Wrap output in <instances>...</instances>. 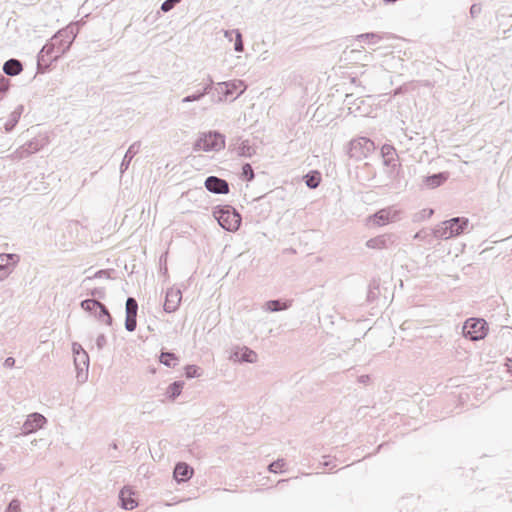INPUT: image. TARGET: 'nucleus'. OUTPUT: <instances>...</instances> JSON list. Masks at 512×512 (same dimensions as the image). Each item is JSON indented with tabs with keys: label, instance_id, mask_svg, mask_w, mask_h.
<instances>
[{
	"label": "nucleus",
	"instance_id": "obj_15",
	"mask_svg": "<svg viewBox=\"0 0 512 512\" xmlns=\"http://www.w3.org/2000/svg\"><path fill=\"white\" fill-rule=\"evenodd\" d=\"M140 148H141V142L140 141H135L134 143H132L128 150L126 151L123 159H122V162L120 164V173L123 174L128 168H129V165L132 161V159L134 158V156L136 154L139 153L140 151Z\"/></svg>",
	"mask_w": 512,
	"mask_h": 512
},
{
	"label": "nucleus",
	"instance_id": "obj_56",
	"mask_svg": "<svg viewBox=\"0 0 512 512\" xmlns=\"http://www.w3.org/2000/svg\"><path fill=\"white\" fill-rule=\"evenodd\" d=\"M162 272H163L164 274H166V273H167V268L165 267L164 269H162Z\"/></svg>",
	"mask_w": 512,
	"mask_h": 512
},
{
	"label": "nucleus",
	"instance_id": "obj_37",
	"mask_svg": "<svg viewBox=\"0 0 512 512\" xmlns=\"http://www.w3.org/2000/svg\"><path fill=\"white\" fill-rule=\"evenodd\" d=\"M382 36L378 33L370 32V33H364L357 36V39L359 41L362 40H368L370 43H378L382 40Z\"/></svg>",
	"mask_w": 512,
	"mask_h": 512
},
{
	"label": "nucleus",
	"instance_id": "obj_18",
	"mask_svg": "<svg viewBox=\"0 0 512 512\" xmlns=\"http://www.w3.org/2000/svg\"><path fill=\"white\" fill-rule=\"evenodd\" d=\"M448 177V172H439L426 176L423 180V183L427 188L434 189L441 186L444 182H446Z\"/></svg>",
	"mask_w": 512,
	"mask_h": 512
},
{
	"label": "nucleus",
	"instance_id": "obj_45",
	"mask_svg": "<svg viewBox=\"0 0 512 512\" xmlns=\"http://www.w3.org/2000/svg\"><path fill=\"white\" fill-rule=\"evenodd\" d=\"M88 294L99 299H103L106 295L104 288H94Z\"/></svg>",
	"mask_w": 512,
	"mask_h": 512
},
{
	"label": "nucleus",
	"instance_id": "obj_54",
	"mask_svg": "<svg viewBox=\"0 0 512 512\" xmlns=\"http://www.w3.org/2000/svg\"><path fill=\"white\" fill-rule=\"evenodd\" d=\"M397 0H385L386 3H394L396 2Z\"/></svg>",
	"mask_w": 512,
	"mask_h": 512
},
{
	"label": "nucleus",
	"instance_id": "obj_9",
	"mask_svg": "<svg viewBox=\"0 0 512 512\" xmlns=\"http://www.w3.org/2000/svg\"><path fill=\"white\" fill-rule=\"evenodd\" d=\"M89 362V355L87 352H81L74 357L77 379L81 383L85 382L88 378Z\"/></svg>",
	"mask_w": 512,
	"mask_h": 512
},
{
	"label": "nucleus",
	"instance_id": "obj_55",
	"mask_svg": "<svg viewBox=\"0 0 512 512\" xmlns=\"http://www.w3.org/2000/svg\"><path fill=\"white\" fill-rule=\"evenodd\" d=\"M286 481H287V480L282 479V480H280V481L278 482V484L284 483V482H286Z\"/></svg>",
	"mask_w": 512,
	"mask_h": 512
},
{
	"label": "nucleus",
	"instance_id": "obj_27",
	"mask_svg": "<svg viewBox=\"0 0 512 512\" xmlns=\"http://www.w3.org/2000/svg\"><path fill=\"white\" fill-rule=\"evenodd\" d=\"M303 180L308 188L315 189L320 184L321 174L318 171H310L303 177Z\"/></svg>",
	"mask_w": 512,
	"mask_h": 512
},
{
	"label": "nucleus",
	"instance_id": "obj_21",
	"mask_svg": "<svg viewBox=\"0 0 512 512\" xmlns=\"http://www.w3.org/2000/svg\"><path fill=\"white\" fill-rule=\"evenodd\" d=\"M381 155L385 166H395L396 150L392 145L384 144L381 148Z\"/></svg>",
	"mask_w": 512,
	"mask_h": 512
},
{
	"label": "nucleus",
	"instance_id": "obj_29",
	"mask_svg": "<svg viewBox=\"0 0 512 512\" xmlns=\"http://www.w3.org/2000/svg\"><path fill=\"white\" fill-rule=\"evenodd\" d=\"M184 387L183 381H174L171 383L166 390V396L170 400H175L182 392V389Z\"/></svg>",
	"mask_w": 512,
	"mask_h": 512
},
{
	"label": "nucleus",
	"instance_id": "obj_36",
	"mask_svg": "<svg viewBox=\"0 0 512 512\" xmlns=\"http://www.w3.org/2000/svg\"><path fill=\"white\" fill-rule=\"evenodd\" d=\"M138 303L135 298L128 297L126 300V315L137 316Z\"/></svg>",
	"mask_w": 512,
	"mask_h": 512
},
{
	"label": "nucleus",
	"instance_id": "obj_42",
	"mask_svg": "<svg viewBox=\"0 0 512 512\" xmlns=\"http://www.w3.org/2000/svg\"><path fill=\"white\" fill-rule=\"evenodd\" d=\"M9 90V80L0 74V99H2Z\"/></svg>",
	"mask_w": 512,
	"mask_h": 512
},
{
	"label": "nucleus",
	"instance_id": "obj_17",
	"mask_svg": "<svg viewBox=\"0 0 512 512\" xmlns=\"http://www.w3.org/2000/svg\"><path fill=\"white\" fill-rule=\"evenodd\" d=\"M222 87L225 88L228 96H234V99L238 98L246 90V86L241 80L224 82V86Z\"/></svg>",
	"mask_w": 512,
	"mask_h": 512
},
{
	"label": "nucleus",
	"instance_id": "obj_30",
	"mask_svg": "<svg viewBox=\"0 0 512 512\" xmlns=\"http://www.w3.org/2000/svg\"><path fill=\"white\" fill-rule=\"evenodd\" d=\"M232 34H235V43H234V50L236 52H243L244 50V44L242 39V34L238 29H234L231 31H225V37L232 39Z\"/></svg>",
	"mask_w": 512,
	"mask_h": 512
},
{
	"label": "nucleus",
	"instance_id": "obj_39",
	"mask_svg": "<svg viewBox=\"0 0 512 512\" xmlns=\"http://www.w3.org/2000/svg\"><path fill=\"white\" fill-rule=\"evenodd\" d=\"M200 371H201L200 367H198L196 365H187L185 367V376L188 379L196 378L201 375Z\"/></svg>",
	"mask_w": 512,
	"mask_h": 512
},
{
	"label": "nucleus",
	"instance_id": "obj_44",
	"mask_svg": "<svg viewBox=\"0 0 512 512\" xmlns=\"http://www.w3.org/2000/svg\"><path fill=\"white\" fill-rule=\"evenodd\" d=\"M8 512H19L20 511V501L18 499H13L7 506Z\"/></svg>",
	"mask_w": 512,
	"mask_h": 512
},
{
	"label": "nucleus",
	"instance_id": "obj_43",
	"mask_svg": "<svg viewBox=\"0 0 512 512\" xmlns=\"http://www.w3.org/2000/svg\"><path fill=\"white\" fill-rule=\"evenodd\" d=\"M181 0H165L162 4H161V10L163 12H169L170 10H172L176 4H178Z\"/></svg>",
	"mask_w": 512,
	"mask_h": 512
},
{
	"label": "nucleus",
	"instance_id": "obj_41",
	"mask_svg": "<svg viewBox=\"0 0 512 512\" xmlns=\"http://www.w3.org/2000/svg\"><path fill=\"white\" fill-rule=\"evenodd\" d=\"M136 317L137 316L126 315V318H125V328H126L127 331H129V332L135 331V329L137 327Z\"/></svg>",
	"mask_w": 512,
	"mask_h": 512
},
{
	"label": "nucleus",
	"instance_id": "obj_25",
	"mask_svg": "<svg viewBox=\"0 0 512 512\" xmlns=\"http://www.w3.org/2000/svg\"><path fill=\"white\" fill-rule=\"evenodd\" d=\"M159 361L166 367L172 368L179 363L178 356L170 351H162L159 356Z\"/></svg>",
	"mask_w": 512,
	"mask_h": 512
},
{
	"label": "nucleus",
	"instance_id": "obj_3",
	"mask_svg": "<svg viewBox=\"0 0 512 512\" xmlns=\"http://www.w3.org/2000/svg\"><path fill=\"white\" fill-rule=\"evenodd\" d=\"M213 216L226 231H236L241 224V215L235 208L229 205L215 207Z\"/></svg>",
	"mask_w": 512,
	"mask_h": 512
},
{
	"label": "nucleus",
	"instance_id": "obj_2",
	"mask_svg": "<svg viewBox=\"0 0 512 512\" xmlns=\"http://www.w3.org/2000/svg\"><path fill=\"white\" fill-rule=\"evenodd\" d=\"M469 220L465 217H454L443 221L433 229V236L436 239L447 240L459 236L468 228Z\"/></svg>",
	"mask_w": 512,
	"mask_h": 512
},
{
	"label": "nucleus",
	"instance_id": "obj_38",
	"mask_svg": "<svg viewBox=\"0 0 512 512\" xmlns=\"http://www.w3.org/2000/svg\"><path fill=\"white\" fill-rule=\"evenodd\" d=\"M241 177L243 180L248 181V182H250L254 179L255 174H254L251 164L245 163L242 166Z\"/></svg>",
	"mask_w": 512,
	"mask_h": 512
},
{
	"label": "nucleus",
	"instance_id": "obj_58",
	"mask_svg": "<svg viewBox=\"0 0 512 512\" xmlns=\"http://www.w3.org/2000/svg\"><path fill=\"white\" fill-rule=\"evenodd\" d=\"M5 512H8L7 510Z\"/></svg>",
	"mask_w": 512,
	"mask_h": 512
},
{
	"label": "nucleus",
	"instance_id": "obj_28",
	"mask_svg": "<svg viewBox=\"0 0 512 512\" xmlns=\"http://www.w3.org/2000/svg\"><path fill=\"white\" fill-rule=\"evenodd\" d=\"M97 310L94 315L97 317L99 321L104 322L107 325H112V317L107 309V307L99 301V306H97Z\"/></svg>",
	"mask_w": 512,
	"mask_h": 512
},
{
	"label": "nucleus",
	"instance_id": "obj_31",
	"mask_svg": "<svg viewBox=\"0 0 512 512\" xmlns=\"http://www.w3.org/2000/svg\"><path fill=\"white\" fill-rule=\"evenodd\" d=\"M266 310L270 312H278L282 310H286L290 307V303L282 302L279 299L269 300L266 302Z\"/></svg>",
	"mask_w": 512,
	"mask_h": 512
},
{
	"label": "nucleus",
	"instance_id": "obj_46",
	"mask_svg": "<svg viewBox=\"0 0 512 512\" xmlns=\"http://www.w3.org/2000/svg\"><path fill=\"white\" fill-rule=\"evenodd\" d=\"M107 344V338L104 334L98 335L96 338V346L98 350H102Z\"/></svg>",
	"mask_w": 512,
	"mask_h": 512
},
{
	"label": "nucleus",
	"instance_id": "obj_47",
	"mask_svg": "<svg viewBox=\"0 0 512 512\" xmlns=\"http://www.w3.org/2000/svg\"><path fill=\"white\" fill-rule=\"evenodd\" d=\"M72 352H73V356H77L78 354H80L81 352H86L83 347L77 343V342H74L72 344Z\"/></svg>",
	"mask_w": 512,
	"mask_h": 512
},
{
	"label": "nucleus",
	"instance_id": "obj_14",
	"mask_svg": "<svg viewBox=\"0 0 512 512\" xmlns=\"http://www.w3.org/2000/svg\"><path fill=\"white\" fill-rule=\"evenodd\" d=\"M193 468L185 462H179L175 465L173 476L178 482H186L193 476Z\"/></svg>",
	"mask_w": 512,
	"mask_h": 512
},
{
	"label": "nucleus",
	"instance_id": "obj_57",
	"mask_svg": "<svg viewBox=\"0 0 512 512\" xmlns=\"http://www.w3.org/2000/svg\"><path fill=\"white\" fill-rule=\"evenodd\" d=\"M162 272H163L164 274H166V273H167V268L165 267L164 269H162Z\"/></svg>",
	"mask_w": 512,
	"mask_h": 512
},
{
	"label": "nucleus",
	"instance_id": "obj_6",
	"mask_svg": "<svg viewBox=\"0 0 512 512\" xmlns=\"http://www.w3.org/2000/svg\"><path fill=\"white\" fill-rule=\"evenodd\" d=\"M375 150L374 142L367 137L353 139L349 143L348 155L350 158L362 160Z\"/></svg>",
	"mask_w": 512,
	"mask_h": 512
},
{
	"label": "nucleus",
	"instance_id": "obj_22",
	"mask_svg": "<svg viewBox=\"0 0 512 512\" xmlns=\"http://www.w3.org/2000/svg\"><path fill=\"white\" fill-rule=\"evenodd\" d=\"M222 86H224V82H220L216 86H214V83L212 84L211 92L208 95H210L211 100L215 103L222 102L229 97Z\"/></svg>",
	"mask_w": 512,
	"mask_h": 512
},
{
	"label": "nucleus",
	"instance_id": "obj_7",
	"mask_svg": "<svg viewBox=\"0 0 512 512\" xmlns=\"http://www.w3.org/2000/svg\"><path fill=\"white\" fill-rule=\"evenodd\" d=\"M20 256L15 253H0V281L6 279L17 266Z\"/></svg>",
	"mask_w": 512,
	"mask_h": 512
},
{
	"label": "nucleus",
	"instance_id": "obj_16",
	"mask_svg": "<svg viewBox=\"0 0 512 512\" xmlns=\"http://www.w3.org/2000/svg\"><path fill=\"white\" fill-rule=\"evenodd\" d=\"M133 492L128 487H123L119 492L120 505L125 510H133L137 507L136 500L132 497Z\"/></svg>",
	"mask_w": 512,
	"mask_h": 512
},
{
	"label": "nucleus",
	"instance_id": "obj_35",
	"mask_svg": "<svg viewBox=\"0 0 512 512\" xmlns=\"http://www.w3.org/2000/svg\"><path fill=\"white\" fill-rule=\"evenodd\" d=\"M30 155H31V153L28 151L25 144H23L22 146L17 148L9 157L12 160H21V159L27 158Z\"/></svg>",
	"mask_w": 512,
	"mask_h": 512
},
{
	"label": "nucleus",
	"instance_id": "obj_10",
	"mask_svg": "<svg viewBox=\"0 0 512 512\" xmlns=\"http://www.w3.org/2000/svg\"><path fill=\"white\" fill-rule=\"evenodd\" d=\"M205 188L214 194H227L229 193V184L225 179L217 176H209L205 180Z\"/></svg>",
	"mask_w": 512,
	"mask_h": 512
},
{
	"label": "nucleus",
	"instance_id": "obj_23",
	"mask_svg": "<svg viewBox=\"0 0 512 512\" xmlns=\"http://www.w3.org/2000/svg\"><path fill=\"white\" fill-rule=\"evenodd\" d=\"M24 111V107L23 105H18L14 111L11 112L10 116H9V119L7 120V122L5 123L4 125V128H5V131L6 132H11L13 130V128L17 125V123L19 122V119L22 115Z\"/></svg>",
	"mask_w": 512,
	"mask_h": 512
},
{
	"label": "nucleus",
	"instance_id": "obj_12",
	"mask_svg": "<svg viewBox=\"0 0 512 512\" xmlns=\"http://www.w3.org/2000/svg\"><path fill=\"white\" fill-rule=\"evenodd\" d=\"M397 217V211L392 210L391 208H384L369 217V220L372 221L377 226H383L389 222H392Z\"/></svg>",
	"mask_w": 512,
	"mask_h": 512
},
{
	"label": "nucleus",
	"instance_id": "obj_11",
	"mask_svg": "<svg viewBox=\"0 0 512 512\" xmlns=\"http://www.w3.org/2000/svg\"><path fill=\"white\" fill-rule=\"evenodd\" d=\"M182 294L179 289L170 288L166 292L164 311L167 313L175 312L181 302Z\"/></svg>",
	"mask_w": 512,
	"mask_h": 512
},
{
	"label": "nucleus",
	"instance_id": "obj_40",
	"mask_svg": "<svg viewBox=\"0 0 512 512\" xmlns=\"http://www.w3.org/2000/svg\"><path fill=\"white\" fill-rule=\"evenodd\" d=\"M285 466L284 459H277L269 464L268 469L272 473H281L283 472V467Z\"/></svg>",
	"mask_w": 512,
	"mask_h": 512
},
{
	"label": "nucleus",
	"instance_id": "obj_24",
	"mask_svg": "<svg viewBox=\"0 0 512 512\" xmlns=\"http://www.w3.org/2000/svg\"><path fill=\"white\" fill-rule=\"evenodd\" d=\"M234 356L238 359V361L245 363H254L257 360L256 352L248 347L241 348L240 353L236 352L234 353Z\"/></svg>",
	"mask_w": 512,
	"mask_h": 512
},
{
	"label": "nucleus",
	"instance_id": "obj_20",
	"mask_svg": "<svg viewBox=\"0 0 512 512\" xmlns=\"http://www.w3.org/2000/svg\"><path fill=\"white\" fill-rule=\"evenodd\" d=\"M23 70V65L20 60L11 58L3 64V72L8 76H16Z\"/></svg>",
	"mask_w": 512,
	"mask_h": 512
},
{
	"label": "nucleus",
	"instance_id": "obj_19",
	"mask_svg": "<svg viewBox=\"0 0 512 512\" xmlns=\"http://www.w3.org/2000/svg\"><path fill=\"white\" fill-rule=\"evenodd\" d=\"M212 84L213 80L210 76H208V82L204 85L203 89L184 97L182 99V103H190L201 100L205 95L211 92Z\"/></svg>",
	"mask_w": 512,
	"mask_h": 512
},
{
	"label": "nucleus",
	"instance_id": "obj_32",
	"mask_svg": "<svg viewBox=\"0 0 512 512\" xmlns=\"http://www.w3.org/2000/svg\"><path fill=\"white\" fill-rule=\"evenodd\" d=\"M46 144L45 138H33L25 143L28 151L32 154L40 151Z\"/></svg>",
	"mask_w": 512,
	"mask_h": 512
},
{
	"label": "nucleus",
	"instance_id": "obj_8",
	"mask_svg": "<svg viewBox=\"0 0 512 512\" xmlns=\"http://www.w3.org/2000/svg\"><path fill=\"white\" fill-rule=\"evenodd\" d=\"M46 422L47 420L42 414L37 412L32 413L28 415L27 419L21 427L22 434L28 435L34 433L38 429L42 428Z\"/></svg>",
	"mask_w": 512,
	"mask_h": 512
},
{
	"label": "nucleus",
	"instance_id": "obj_1",
	"mask_svg": "<svg viewBox=\"0 0 512 512\" xmlns=\"http://www.w3.org/2000/svg\"><path fill=\"white\" fill-rule=\"evenodd\" d=\"M76 35V28L72 25L59 30L39 51L37 55L38 72L44 73L51 62L64 55L70 49Z\"/></svg>",
	"mask_w": 512,
	"mask_h": 512
},
{
	"label": "nucleus",
	"instance_id": "obj_33",
	"mask_svg": "<svg viewBox=\"0 0 512 512\" xmlns=\"http://www.w3.org/2000/svg\"><path fill=\"white\" fill-rule=\"evenodd\" d=\"M112 271L113 270H108V269L98 270L93 276H87L86 278H84L82 281V284L85 285L88 282L92 281L93 279H100V278L109 279V278H111Z\"/></svg>",
	"mask_w": 512,
	"mask_h": 512
},
{
	"label": "nucleus",
	"instance_id": "obj_51",
	"mask_svg": "<svg viewBox=\"0 0 512 512\" xmlns=\"http://www.w3.org/2000/svg\"><path fill=\"white\" fill-rule=\"evenodd\" d=\"M368 379H369V376H367V375H365V376L363 375L359 378L360 382H362V383H366L368 381Z\"/></svg>",
	"mask_w": 512,
	"mask_h": 512
},
{
	"label": "nucleus",
	"instance_id": "obj_13",
	"mask_svg": "<svg viewBox=\"0 0 512 512\" xmlns=\"http://www.w3.org/2000/svg\"><path fill=\"white\" fill-rule=\"evenodd\" d=\"M394 243L393 235L382 234L369 239L366 246L370 249H387Z\"/></svg>",
	"mask_w": 512,
	"mask_h": 512
},
{
	"label": "nucleus",
	"instance_id": "obj_52",
	"mask_svg": "<svg viewBox=\"0 0 512 512\" xmlns=\"http://www.w3.org/2000/svg\"><path fill=\"white\" fill-rule=\"evenodd\" d=\"M323 465L326 466V467H331V468H334L335 465H332V462L331 461H324L323 462Z\"/></svg>",
	"mask_w": 512,
	"mask_h": 512
},
{
	"label": "nucleus",
	"instance_id": "obj_5",
	"mask_svg": "<svg viewBox=\"0 0 512 512\" xmlns=\"http://www.w3.org/2000/svg\"><path fill=\"white\" fill-rule=\"evenodd\" d=\"M487 332V322L482 318L467 319L462 329L463 336L472 341L484 339Z\"/></svg>",
	"mask_w": 512,
	"mask_h": 512
},
{
	"label": "nucleus",
	"instance_id": "obj_26",
	"mask_svg": "<svg viewBox=\"0 0 512 512\" xmlns=\"http://www.w3.org/2000/svg\"><path fill=\"white\" fill-rule=\"evenodd\" d=\"M237 153L240 156L251 158L256 154V147L251 145L249 140H242L237 148Z\"/></svg>",
	"mask_w": 512,
	"mask_h": 512
},
{
	"label": "nucleus",
	"instance_id": "obj_48",
	"mask_svg": "<svg viewBox=\"0 0 512 512\" xmlns=\"http://www.w3.org/2000/svg\"><path fill=\"white\" fill-rule=\"evenodd\" d=\"M4 367L12 368L15 365V359L13 357H7L3 363Z\"/></svg>",
	"mask_w": 512,
	"mask_h": 512
},
{
	"label": "nucleus",
	"instance_id": "obj_4",
	"mask_svg": "<svg viewBox=\"0 0 512 512\" xmlns=\"http://www.w3.org/2000/svg\"><path fill=\"white\" fill-rule=\"evenodd\" d=\"M225 147V136L217 131L203 134L194 144V150L219 151Z\"/></svg>",
	"mask_w": 512,
	"mask_h": 512
},
{
	"label": "nucleus",
	"instance_id": "obj_53",
	"mask_svg": "<svg viewBox=\"0 0 512 512\" xmlns=\"http://www.w3.org/2000/svg\"><path fill=\"white\" fill-rule=\"evenodd\" d=\"M423 212H425L428 217H430L434 213L433 209H429L428 211L423 210Z\"/></svg>",
	"mask_w": 512,
	"mask_h": 512
},
{
	"label": "nucleus",
	"instance_id": "obj_34",
	"mask_svg": "<svg viewBox=\"0 0 512 512\" xmlns=\"http://www.w3.org/2000/svg\"><path fill=\"white\" fill-rule=\"evenodd\" d=\"M80 306L87 312L95 313L98 308L97 306H99V301L97 299H85L81 301Z\"/></svg>",
	"mask_w": 512,
	"mask_h": 512
},
{
	"label": "nucleus",
	"instance_id": "obj_49",
	"mask_svg": "<svg viewBox=\"0 0 512 512\" xmlns=\"http://www.w3.org/2000/svg\"><path fill=\"white\" fill-rule=\"evenodd\" d=\"M481 8L476 4H473L470 8V13L473 17H475L478 13H480Z\"/></svg>",
	"mask_w": 512,
	"mask_h": 512
},
{
	"label": "nucleus",
	"instance_id": "obj_50",
	"mask_svg": "<svg viewBox=\"0 0 512 512\" xmlns=\"http://www.w3.org/2000/svg\"><path fill=\"white\" fill-rule=\"evenodd\" d=\"M506 367H507V370L512 374V359L508 358L506 360Z\"/></svg>",
	"mask_w": 512,
	"mask_h": 512
}]
</instances>
